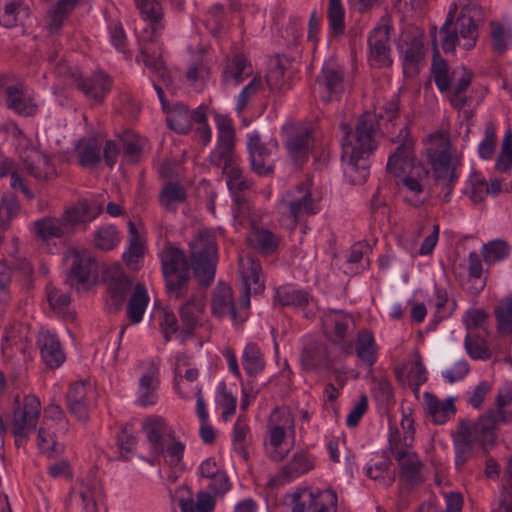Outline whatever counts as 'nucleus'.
I'll list each match as a JSON object with an SVG mask.
<instances>
[{
	"label": "nucleus",
	"mask_w": 512,
	"mask_h": 512,
	"mask_svg": "<svg viewBox=\"0 0 512 512\" xmlns=\"http://www.w3.org/2000/svg\"><path fill=\"white\" fill-rule=\"evenodd\" d=\"M217 123V144L208 156V163L220 168L226 179L228 189L235 195L238 208L235 210V217L244 218L251 207L238 194L249 191L253 188L254 182L240 165L239 156L236 153L235 130L231 119L223 116L216 118Z\"/></svg>",
	"instance_id": "obj_1"
},
{
	"label": "nucleus",
	"mask_w": 512,
	"mask_h": 512,
	"mask_svg": "<svg viewBox=\"0 0 512 512\" xmlns=\"http://www.w3.org/2000/svg\"><path fill=\"white\" fill-rule=\"evenodd\" d=\"M343 132L341 160L344 172L352 184H362L369 176V156L377 148L379 123L375 114L363 113L353 129L341 124Z\"/></svg>",
	"instance_id": "obj_2"
},
{
	"label": "nucleus",
	"mask_w": 512,
	"mask_h": 512,
	"mask_svg": "<svg viewBox=\"0 0 512 512\" xmlns=\"http://www.w3.org/2000/svg\"><path fill=\"white\" fill-rule=\"evenodd\" d=\"M469 8V4H465L458 17L455 18L457 4L453 3L450 6L445 23L440 28V34L443 35L441 43L444 52H454L460 39L463 40L462 45L467 50L475 46L478 39V24L467 13Z\"/></svg>",
	"instance_id": "obj_3"
},
{
	"label": "nucleus",
	"mask_w": 512,
	"mask_h": 512,
	"mask_svg": "<svg viewBox=\"0 0 512 512\" xmlns=\"http://www.w3.org/2000/svg\"><path fill=\"white\" fill-rule=\"evenodd\" d=\"M162 274L167 295L176 300L184 298L191 280L189 258H162Z\"/></svg>",
	"instance_id": "obj_4"
},
{
	"label": "nucleus",
	"mask_w": 512,
	"mask_h": 512,
	"mask_svg": "<svg viewBox=\"0 0 512 512\" xmlns=\"http://www.w3.org/2000/svg\"><path fill=\"white\" fill-rule=\"evenodd\" d=\"M398 435V430L390 433L389 447L400 467L399 477L410 487L419 486L424 482L421 474L424 464L416 452L400 448Z\"/></svg>",
	"instance_id": "obj_5"
},
{
	"label": "nucleus",
	"mask_w": 512,
	"mask_h": 512,
	"mask_svg": "<svg viewBox=\"0 0 512 512\" xmlns=\"http://www.w3.org/2000/svg\"><path fill=\"white\" fill-rule=\"evenodd\" d=\"M238 274L242 283L239 304L248 308L251 295L261 294L265 289L262 266L256 258H239Z\"/></svg>",
	"instance_id": "obj_6"
},
{
	"label": "nucleus",
	"mask_w": 512,
	"mask_h": 512,
	"mask_svg": "<svg viewBox=\"0 0 512 512\" xmlns=\"http://www.w3.org/2000/svg\"><path fill=\"white\" fill-rule=\"evenodd\" d=\"M278 149L277 141L263 143L259 133L249 135L247 150L251 170L259 176H269L274 173V154Z\"/></svg>",
	"instance_id": "obj_7"
},
{
	"label": "nucleus",
	"mask_w": 512,
	"mask_h": 512,
	"mask_svg": "<svg viewBox=\"0 0 512 512\" xmlns=\"http://www.w3.org/2000/svg\"><path fill=\"white\" fill-rule=\"evenodd\" d=\"M280 208L292 219L293 226L301 216L317 212L312 193L306 185H298L287 191L280 201Z\"/></svg>",
	"instance_id": "obj_8"
},
{
	"label": "nucleus",
	"mask_w": 512,
	"mask_h": 512,
	"mask_svg": "<svg viewBox=\"0 0 512 512\" xmlns=\"http://www.w3.org/2000/svg\"><path fill=\"white\" fill-rule=\"evenodd\" d=\"M391 26L387 23L377 25L368 36V61L377 68L391 67Z\"/></svg>",
	"instance_id": "obj_9"
},
{
	"label": "nucleus",
	"mask_w": 512,
	"mask_h": 512,
	"mask_svg": "<svg viewBox=\"0 0 512 512\" xmlns=\"http://www.w3.org/2000/svg\"><path fill=\"white\" fill-rule=\"evenodd\" d=\"M402 141L395 152L389 156L387 171L395 177H402L415 169L414 141L408 137V129L404 127L398 135Z\"/></svg>",
	"instance_id": "obj_10"
},
{
	"label": "nucleus",
	"mask_w": 512,
	"mask_h": 512,
	"mask_svg": "<svg viewBox=\"0 0 512 512\" xmlns=\"http://www.w3.org/2000/svg\"><path fill=\"white\" fill-rule=\"evenodd\" d=\"M18 407L14 409L12 433L19 439H24L30 430L36 427L40 415V401L35 396H26L24 398V405L20 407L18 397L15 399Z\"/></svg>",
	"instance_id": "obj_11"
},
{
	"label": "nucleus",
	"mask_w": 512,
	"mask_h": 512,
	"mask_svg": "<svg viewBox=\"0 0 512 512\" xmlns=\"http://www.w3.org/2000/svg\"><path fill=\"white\" fill-rule=\"evenodd\" d=\"M343 80L342 68L333 61L325 62L320 75L316 79L320 98L327 103L338 100L344 91Z\"/></svg>",
	"instance_id": "obj_12"
},
{
	"label": "nucleus",
	"mask_w": 512,
	"mask_h": 512,
	"mask_svg": "<svg viewBox=\"0 0 512 512\" xmlns=\"http://www.w3.org/2000/svg\"><path fill=\"white\" fill-rule=\"evenodd\" d=\"M101 278L107 284L108 292L119 308L132 287V279L123 271L119 263L103 266Z\"/></svg>",
	"instance_id": "obj_13"
},
{
	"label": "nucleus",
	"mask_w": 512,
	"mask_h": 512,
	"mask_svg": "<svg viewBox=\"0 0 512 512\" xmlns=\"http://www.w3.org/2000/svg\"><path fill=\"white\" fill-rule=\"evenodd\" d=\"M95 390L89 381H79L70 386L67 393V409L81 422L89 420L88 406Z\"/></svg>",
	"instance_id": "obj_14"
},
{
	"label": "nucleus",
	"mask_w": 512,
	"mask_h": 512,
	"mask_svg": "<svg viewBox=\"0 0 512 512\" xmlns=\"http://www.w3.org/2000/svg\"><path fill=\"white\" fill-rule=\"evenodd\" d=\"M152 452L156 456L165 454L166 444L174 436V431L162 417H148L142 424Z\"/></svg>",
	"instance_id": "obj_15"
},
{
	"label": "nucleus",
	"mask_w": 512,
	"mask_h": 512,
	"mask_svg": "<svg viewBox=\"0 0 512 512\" xmlns=\"http://www.w3.org/2000/svg\"><path fill=\"white\" fill-rule=\"evenodd\" d=\"M498 422H502L499 413L494 409H489L477 421L463 419L459 423H465L475 440L482 446H493L496 439L494 431Z\"/></svg>",
	"instance_id": "obj_16"
},
{
	"label": "nucleus",
	"mask_w": 512,
	"mask_h": 512,
	"mask_svg": "<svg viewBox=\"0 0 512 512\" xmlns=\"http://www.w3.org/2000/svg\"><path fill=\"white\" fill-rule=\"evenodd\" d=\"M251 226V232L248 236L250 245L264 254H273L277 251L280 244V238L272 231L258 225L257 216L251 211L246 213Z\"/></svg>",
	"instance_id": "obj_17"
},
{
	"label": "nucleus",
	"mask_w": 512,
	"mask_h": 512,
	"mask_svg": "<svg viewBox=\"0 0 512 512\" xmlns=\"http://www.w3.org/2000/svg\"><path fill=\"white\" fill-rule=\"evenodd\" d=\"M211 310L217 318L230 316L233 321L238 320L234 302L233 291L230 285L225 282H218L211 292Z\"/></svg>",
	"instance_id": "obj_18"
},
{
	"label": "nucleus",
	"mask_w": 512,
	"mask_h": 512,
	"mask_svg": "<svg viewBox=\"0 0 512 512\" xmlns=\"http://www.w3.org/2000/svg\"><path fill=\"white\" fill-rule=\"evenodd\" d=\"M174 497L181 512H213L216 504L214 498L204 491L197 493L195 503L193 494L187 485L177 488Z\"/></svg>",
	"instance_id": "obj_19"
},
{
	"label": "nucleus",
	"mask_w": 512,
	"mask_h": 512,
	"mask_svg": "<svg viewBox=\"0 0 512 512\" xmlns=\"http://www.w3.org/2000/svg\"><path fill=\"white\" fill-rule=\"evenodd\" d=\"M429 162L433 168L436 184L440 186L441 190L444 192V200L448 201L457 179L455 173L457 161L454 160L451 155L443 158L430 159Z\"/></svg>",
	"instance_id": "obj_20"
},
{
	"label": "nucleus",
	"mask_w": 512,
	"mask_h": 512,
	"mask_svg": "<svg viewBox=\"0 0 512 512\" xmlns=\"http://www.w3.org/2000/svg\"><path fill=\"white\" fill-rule=\"evenodd\" d=\"M6 105L21 116H32L36 113L38 106L33 97L27 93L23 84L16 83L5 88Z\"/></svg>",
	"instance_id": "obj_21"
},
{
	"label": "nucleus",
	"mask_w": 512,
	"mask_h": 512,
	"mask_svg": "<svg viewBox=\"0 0 512 512\" xmlns=\"http://www.w3.org/2000/svg\"><path fill=\"white\" fill-rule=\"evenodd\" d=\"M323 326L330 333L332 343H341L354 328L351 315L343 311H329L323 317Z\"/></svg>",
	"instance_id": "obj_22"
},
{
	"label": "nucleus",
	"mask_w": 512,
	"mask_h": 512,
	"mask_svg": "<svg viewBox=\"0 0 512 512\" xmlns=\"http://www.w3.org/2000/svg\"><path fill=\"white\" fill-rule=\"evenodd\" d=\"M23 164L27 173L39 181H49L57 176L50 157L38 150H31Z\"/></svg>",
	"instance_id": "obj_23"
},
{
	"label": "nucleus",
	"mask_w": 512,
	"mask_h": 512,
	"mask_svg": "<svg viewBox=\"0 0 512 512\" xmlns=\"http://www.w3.org/2000/svg\"><path fill=\"white\" fill-rule=\"evenodd\" d=\"M301 366L306 371L329 368L330 360L327 346L317 340H309L302 349Z\"/></svg>",
	"instance_id": "obj_24"
},
{
	"label": "nucleus",
	"mask_w": 512,
	"mask_h": 512,
	"mask_svg": "<svg viewBox=\"0 0 512 512\" xmlns=\"http://www.w3.org/2000/svg\"><path fill=\"white\" fill-rule=\"evenodd\" d=\"M429 171L421 164L417 166L409 174L402 176V183L411 196H406L405 200L411 205L418 207L422 205L426 197H421L424 193V182L427 181Z\"/></svg>",
	"instance_id": "obj_25"
},
{
	"label": "nucleus",
	"mask_w": 512,
	"mask_h": 512,
	"mask_svg": "<svg viewBox=\"0 0 512 512\" xmlns=\"http://www.w3.org/2000/svg\"><path fill=\"white\" fill-rule=\"evenodd\" d=\"M37 344L41 351V357L45 364L54 369L58 368L65 360L59 339L46 331L40 333Z\"/></svg>",
	"instance_id": "obj_26"
},
{
	"label": "nucleus",
	"mask_w": 512,
	"mask_h": 512,
	"mask_svg": "<svg viewBox=\"0 0 512 512\" xmlns=\"http://www.w3.org/2000/svg\"><path fill=\"white\" fill-rule=\"evenodd\" d=\"M455 450V465L461 469L472 456L473 442L476 441L465 423H458L457 429L452 433Z\"/></svg>",
	"instance_id": "obj_27"
},
{
	"label": "nucleus",
	"mask_w": 512,
	"mask_h": 512,
	"mask_svg": "<svg viewBox=\"0 0 512 512\" xmlns=\"http://www.w3.org/2000/svg\"><path fill=\"white\" fill-rule=\"evenodd\" d=\"M472 80V73L465 68L453 71L454 84L447 91L450 104L458 110L464 108L469 101L466 96V91L469 88Z\"/></svg>",
	"instance_id": "obj_28"
},
{
	"label": "nucleus",
	"mask_w": 512,
	"mask_h": 512,
	"mask_svg": "<svg viewBox=\"0 0 512 512\" xmlns=\"http://www.w3.org/2000/svg\"><path fill=\"white\" fill-rule=\"evenodd\" d=\"M98 264L96 258H75L71 268L67 271L65 283L78 289L79 285L88 282L96 274Z\"/></svg>",
	"instance_id": "obj_29"
},
{
	"label": "nucleus",
	"mask_w": 512,
	"mask_h": 512,
	"mask_svg": "<svg viewBox=\"0 0 512 512\" xmlns=\"http://www.w3.org/2000/svg\"><path fill=\"white\" fill-rule=\"evenodd\" d=\"M76 83L78 89H80L86 97L95 99L101 102L105 94L110 90L111 81L109 77L98 72L93 74L90 78L77 77Z\"/></svg>",
	"instance_id": "obj_30"
},
{
	"label": "nucleus",
	"mask_w": 512,
	"mask_h": 512,
	"mask_svg": "<svg viewBox=\"0 0 512 512\" xmlns=\"http://www.w3.org/2000/svg\"><path fill=\"white\" fill-rule=\"evenodd\" d=\"M102 211L101 206L92 207V205L87 200L79 201L73 207L67 209L61 219L69 231L70 225L81 224L85 222H90L95 219Z\"/></svg>",
	"instance_id": "obj_31"
},
{
	"label": "nucleus",
	"mask_w": 512,
	"mask_h": 512,
	"mask_svg": "<svg viewBox=\"0 0 512 512\" xmlns=\"http://www.w3.org/2000/svg\"><path fill=\"white\" fill-rule=\"evenodd\" d=\"M294 419L288 412L275 409L269 417V443L273 448H279L286 436L287 427L293 425Z\"/></svg>",
	"instance_id": "obj_32"
},
{
	"label": "nucleus",
	"mask_w": 512,
	"mask_h": 512,
	"mask_svg": "<svg viewBox=\"0 0 512 512\" xmlns=\"http://www.w3.org/2000/svg\"><path fill=\"white\" fill-rule=\"evenodd\" d=\"M311 143L312 134L308 130L296 132L288 138L286 148L296 165H301L308 159Z\"/></svg>",
	"instance_id": "obj_33"
},
{
	"label": "nucleus",
	"mask_w": 512,
	"mask_h": 512,
	"mask_svg": "<svg viewBox=\"0 0 512 512\" xmlns=\"http://www.w3.org/2000/svg\"><path fill=\"white\" fill-rule=\"evenodd\" d=\"M252 73L251 66L243 54H236L227 60L223 70L222 80L225 84L237 85Z\"/></svg>",
	"instance_id": "obj_34"
},
{
	"label": "nucleus",
	"mask_w": 512,
	"mask_h": 512,
	"mask_svg": "<svg viewBox=\"0 0 512 512\" xmlns=\"http://www.w3.org/2000/svg\"><path fill=\"white\" fill-rule=\"evenodd\" d=\"M217 258H189L193 275L201 287H209L215 278Z\"/></svg>",
	"instance_id": "obj_35"
},
{
	"label": "nucleus",
	"mask_w": 512,
	"mask_h": 512,
	"mask_svg": "<svg viewBox=\"0 0 512 512\" xmlns=\"http://www.w3.org/2000/svg\"><path fill=\"white\" fill-rule=\"evenodd\" d=\"M424 398L428 412L436 424H444L448 417L454 414L456 411L453 398L440 401L437 397L430 394L429 392L424 393Z\"/></svg>",
	"instance_id": "obj_36"
},
{
	"label": "nucleus",
	"mask_w": 512,
	"mask_h": 512,
	"mask_svg": "<svg viewBox=\"0 0 512 512\" xmlns=\"http://www.w3.org/2000/svg\"><path fill=\"white\" fill-rule=\"evenodd\" d=\"M102 143L97 138L83 139L77 147L79 164L83 167H94L101 161Z\"/></svg>",
	"instance_id": "obj_37"
},
{
	"label": "nucleus",
	"mask_w": 512,
	"mask_h": 512,
	"mask_svg": "<svg viewBox=\"0 0 512 512\" xmlns=\"http://www.w3.org/2000/svg\"><path fill=\"white\" fill-rule=\"evenodd\" d=\"M403 71L406 75H413L418 72V66L424 59L422 43L413 38L401 52Z\"/></svg>",
	"instance_id": "obj_38"
},
{
	"label": "nucleus",
	"mask_w": 512,
	"mask_h": 512,
	"mask_svg": "<svg viewBox=\"0 0 512 512\" xmlns=\"http://www.w3.org/2000/svg\"><path fill=\"white\" fill-rule=\"evenodd\" d=\"M148 303L149 296L145 285L142 283L136 284L134 292L127 304V317L133 324H137L142 320Z\"/></svg>",
	"instance_id": "obj_39"
},
{
	"label": "nucleus",
	"mask_w": 512,
	"mask_h": 512,
	"mask_svg": "<svg viewBox=\"0 0 512 512\" xmlns=\"http://www.w3.org/2000/svg\"><path fill=\"white\" fill-rule=\"evenodd\" d=\"M190 256H217L215 235L209 230H200L190 242Z\"/></svg>",
	"instance_id": "obj_40"
},
{
	"label": "nucleus",
	"mask_w": 512,
	"mask_h": 512,
	"mask_svg": "<svg viewBox=\"0 0 512 512\" xmlns=\"http://www.w3.org/2000/svg\"><path fill=\"white\" fill-rule=\"evenodd\" d=\"M356 354L361 362L371 367L377 360V347L372 332L361 330L357 336Z\"/></svg>",
	"instance_id": "obj_41"
},
{
	"label": "nucleus",
	"mask_w": 512,
	"mask_h": 512,
	"mask_svg": "<svg viewBox=\"0 0 512 512\" xmlns=\"http://www.w3.org/2000/svg\"><path fill=\"white\" fill-rule=\"evenodd\" d=\"M203 311L204 304L196 297H191L181 306L180 317L186 333L191 334L197 327L199 317Z\"/></svg>",
	"instance_id": "obj_42"
},
{
	"label": "nucleus",
	"mask_w": 512,
	"mask_h": 512,
	"mask_svg": "<svg viewBox=\"0 0 512 512\" xmlns=\"http://www.w3.org/2000/svg\"><path fill=\"white\" fill-rule=\"evenodd\" d=\"M314 468L313 459L307 453L300 451L293 455L291 461L281 469L286 479L296 478Z\"/></svg>",
	"instance_id": "obj_43"
},
{
	"label": "nucleus",
	"mask_w": 512,
	"mask_h": 512,
	"mask_svg": "<svg viewBox=\"0 0 512 512\" xmlns=\"http://www.w3.org/2000/svg\"><path fill=\"white\" fill-rule=\"evenodd\" d=\"M35 235L43 240L60 238L68 233L62 219L43 218L34 223Z\"/></svg>",
	"instance_id": "obj_44"
},
{
	"label": "nucleus",
	"mask_w": 512,
	"mask_h": 512,
	"mask_svg": "<svg viewBox=\"0 0 512 512\" xmlns=\"http://www.w3.org/2000/svg\"><path fill=\"white\" fill-rule=\"evenodd\" d=\"M242 362L245 371L250 377H256L265 368V360L259 347L254 343L246 345L243 355Z\"/></svg>",
	"instance_id": "obj_45"
},
{
	"label": "nucleus",
	"mask_w": 512,
	"mask_h": 512,
	"mask_svg": "<svg viewBox=\"0 0 512 512\" xmlns=\"http://www.w3.org/2000/svg\"><path fill=\"white\" fill-rule=\"evenodd\" d=\"M119 232L113 225H103L99 227L93 236V245L101 252L113 250L119 243Z\"/></svg>",
	"instance_id": "obj_46"
},
{
	"label": "nucleus",
	"mask_w": 512,
	"mask_h": 512,
	"mask_svg": "<svg viewBox=\"0 0 512 512\" xmlns=\"http://www.w3.org/2000/svg\"><path fill=\"white\" fill-rule=\"evenodd\" d=\"M168 126L180 134L191 130V116L188 107L182 103L176 104L167 117Z\"/></svg>",
	"instance_id": "obj_47"
},
{
	"label": "nucleus",
	"mask_w": 512,
	"mask_h": 512,
	"mask_svg": "<svg viewBox=\"0 0 512 512\" xmlns=\"http://www.w3.org/2000/svg\"><path fill=\"white\" fill-rule=\"evenodd\" d=\"M186 197V190L182 185L169 182L163 187L159 201L168 211L175 212L176 204L185 202Z\"/></svg>",
	"instance_id": "obj_48"
},
{
	"label": "nucleus",
	"mask_w": 512,
	"mask_h": 512,
	"mask_svg": "<svg viewBox=\"0 0 512 512\" xmlns=\"http://www.w3.org/2000/svg\"><path fill=\"white\" fill-rule=\"evenodd\" d=\"M276 297L282 306H294L300 309H304L309 304L310 300V295L306 291L295 290L288 287L278 288Z\"/></svg>",
	"instance_id": "obj_49"
},
{
	"label": "nucleus",
	"mask_w": 512,
	"mask_h": 512,
	"mask_svg": "<svg viewBox=\"0 0 512 512\" xmlns=\"http://www.w3.org/2000/svg\"><path fill=\"white\" fill-rule=\"evenodd\" d=\"M426 152L429 160L451 156V144L449 138L443 133H434L430 135L426 146Z\"/></svg>",
	"instance_id": "obj_50"
},
{
	"label": "nucleus",
	"mask_w": 512,
	"mask_h": 512,
	"mask_svg": "<svg viewBox=\"0 0 512 512\" xmlns=\"http://www.w3.org/2000/svg\"><path fill=\"white\" fill-rule=\"evenodd\" d=\"M497 329L501 335L512 334V296L505 298L495 308Z\"/></svg>",
	"instance_id": "obj_51"
},
{
	"label": "nucleus",
	"mask_w": 512,
	"mask_h": 512,
	"mask_svg": "<svg viewBox=\"0 0 512 512\" xmlns=\"http://www.w3.org/2000/svg\"><path fill=\"white\" fill-rule=\"evenodd\" d=\"M307 498V512H328V505L336 510L337 494L333 490H326L317 496L313 493H307Z\"/></svg>",
	"instance_id": "obj_52"
},
{
	"label": "nucleus",
	"mask_w": 512,
	"mask_h": 512,
	"mask_svg": "<svg viewBox=\"0 0 512 512\" xmlns=\"http://www.w3.org/2000/svg\"><path fill=\"white\" fill-rule=\"evenodd\" d=\"M21 7L22 0L0 1V24L7 28L16 26Z\"/></svg>",
	"instance_id": "obj_53"
},
{
	"label": "nucleus",
	"mask_w": 512,
	"mask_h": 512,
	"mask_svg": "<svg viewBox=\"0 0 512 512\" xmlns=\"http://www.w3.org/2000/svg\"><path fill=\"white\" fill-rule=\"evenodd\" d=\"M328 19L331 34L342 35L345 30L344 8L341 0H329Z\"/></svg>",
	"instance_id": "obj_54"
},
{
	"label": "nucleus",
	"mask_w": 512,
	"mask_h": 512,
	"mask_svg": "<svg viewBox=\"0 0 512 512\" xmlns=\"http://www.w3.org/2000/svg\"><path fill=\"white\" fill-rule=\"evenodd\" d=\"M490 29L493 50L503 54L512 41V32L497 22H491Z\"/></svg>",
	"instance_id": "obj_55"
},
{
	"label": "nucleus",
	"mask_w": 512,
	"mask_h": 512,
	"mask_svg": "<svg viewBox=\"0 0 512 512\" xmlns=\"http://www.w3.org/2000/svg\"><path fill=\"white\" fill-rule=\"evenodd\" d=\"M431 72L434 81L441 92L448 91L451 88L453 75L450 76L448 64L445 60L434 57Z\"/></svg>",
	"instance_id": "obj_56"
},
{
	"label": "nucleus",
	"mask_w": 512,
	"mask_h": 512,
	"mask_svg": "<svg viewBox=\"0 0 512 512\" xmlns=\"http://www.w3.org/2000/svg\"><path fill=\"white\" fill-rule=\"evenodd\" d=\"M465 348L469 356L473 359L486 360L491 357L485 339L478 335L468 334L465 337Z\"/></svg>",
	"instance_id": "obj_57"
},
{
	"label": "nucleus",
	"mask_w": 512,
	"mask_h": 512,
	"mask_svg": "<svg viewBox=\"0 0 512 512\" xmlns=\"http://www.w3.org/2000/svg\"><path fill=\"white\" fill-rule=\"evenodd\" d=\"M19 202L15 195L5 194L0 206V229L6 230L13 216L19 211Z\"/></svg>",
	"instance_id": "obj_58"
},
{
	"label": "nucleus",
	"mask_w": 512,
	"mask_h": 512,
	"mask_svg": "<svg viewBox=\"0 0 512 512\" xmlns=\"http://www.w3.org/2000/svg\"><path fill=\"white\" fill-rule=\"evenodd\" d=\"M122 142L124 155L129 157L132 162H136L145 145V140L140 136L128 131L123 134Z\"/></svg>",
	"instance_id": "obj_59"
},
{
	"label": "nucleus",
	"mask_w": 512,
	"mask_h": 512,
	"mask_svg": "<svg viewBox=\"0 0 512 512\" xmlns=\"http://www.w3.org/2000/svg\"><path fill=\"white\" fill-rule=\"evenodd\" d=\"M136 4L142 16L151 22V27L155 31L162 18V8L158 0H136Z\"/></svg>",
	"instance_id": "obj_60"
},
{
	"label": "nucleus",
	"mask_w": 512,
	"mask_h": 512,
	"mask_svg": "<svg viewBox=\"0 0 512 512\" xmlns=\"http://www.w3.org/2000/svg\"><path fill=\"white\" fill-rule=\"evenodd\" d=\"M129 228V246L122 256H143L146 253L144 238L139 234L135 224L130 221Z\"/></svg>",
	"instance_id": "obj_61"
},
{
	"label": "nucleus",
	"mask_w": 512,
	"mask_h": 512,
	"mask_svg": "<svg viewBox=\"0 0 512 512\" xmlns=\"http://www.w3.org/2000/svg\"><path fill=\"white\" fill-rule=\"evenodd\" d=\"M137 61H142L151 72L159 74L160 77H164L165 68L164 63L159 54L151 52L148 47H144L141 50L140 56L137 57Z\"/></svg>",
	"instance_id": "obj_62"
},
{
	"label": "nucleus",
	"mask_w": 512,
	"mask_h": 512,
	"mask_svg": "<svg viewBox=\"0 0 512 512\" xmlns=\"http://www.w3.org/2000/svg\"><path fill=\"white\" fill-rule=\"evenodd\" d=\"M248 432V425L244 421L238 419L234 424L233 430L234 448L235 451L240 453L245 459L248 457V453L246 451V437Z\"/></svg>",
	"instance_id": "obj_63"
},
{
	"label": "nucleus",
	"mask_w": 512,
	"mask_h": 512,
	"mask_svg": "<svg viewBox=\"0 0 512 512\" xmlns=\"http://www.w3.org/2000/svg\"><path fill=\"white\" fill-rule=\"evenodd\" d=\"M47 299L51 308L56 312H62L71 302L68 293H63L55 287L47 288Z\"/></svg>",
	"instance_id": "obj_64"
}]
</instances>
